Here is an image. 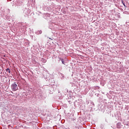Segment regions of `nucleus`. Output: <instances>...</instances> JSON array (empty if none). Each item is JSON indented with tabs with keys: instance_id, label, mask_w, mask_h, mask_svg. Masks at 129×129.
Masks as SVG:
<instances>
[{
	"instance_id": "f257e3e1",
	"label": "nucleus",
	"mask_w": 129,
	"mask_h": 129,
	"mask_svg": "<svg viewBox=\"0 0 129 129\" xmlns=\"http://www.w3.org/2000/svg\"><path fill=\"white\" fill-rule=\"evenodd\" d=\"M11 88L12 89H13V90H14V91H16V90H18V89H19L16 82H14L12 84Z\"/></svg>"
},
{
	"instance_id": "f03ea898",
	"label": "nucleus",
	"mask_w": 129,
	"mask_h": 129,
	"mask_svg": "<svg viewBox=\"0 0 129 129\" xmlns=\"http://www.w3.org/2000/svg\"><path fill=\"white\" fill-rule=\"evenodd\" d=\"M6 71L7 72H8V73H11V71H10V69H6Z\"/></svg>"
},
{
	"instance_id": "7ed1b4c3",
	"label": "nucleus",
	"mask_w": 129,
	"mask_h": 129,
	"mask_svg": "<svg viewBox=\"0 0 129 129\" xmlns=\"http://www.w3.org/2000/svg\"><path fill=\"white\" fill-rule=\"evenodd\" d=\"M61 62H62V64H65V63H64V60L63 59H61Z\"/></svg>"
},
{
	"instance_id": "20e7f679",
	"label": "nucleus",
	"mask_w": 129,
	"mask_h": 129,
	"mask_svg": "<svg viewBox=\"0 0 129 129\" xmlns=\"http://www.w3.org/2000/svg\"><path fill=\"white\" fill-rule=\"evenodd\" d=\"M122 4H123L124 7H125V5L124 4V3H123V1H122Z\"/></svg>"
}]
</instances>
